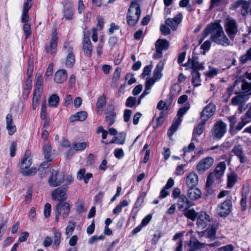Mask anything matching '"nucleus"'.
<instances>
[{"label": "nucleus", "mask_w": 251, "mask_h": 251, "mask_svg": "<svg viewBox=\"0 0 251 251\" xmlns=\"http://www.w3.org/2000/svg\"><path fill=\"white\" fill-rule=\"evenodd\" d=\"M182 18V15L181 13H179L173 19L168 18L165 21V24L168 26H170L173 30H176L178 25L181 23Z\"/></svg>", "instance_id": "nucleus-17"}, {"label": "nucleus", "mask_w": 251, "mask_h": 251, "mask_svg": "<svg viewBox=\"0 0 251 251\" xmlns=\"http://www.w3.org/2000/svg\"><path fill=\"white\" fill-rule=\"evenodd\" d=\"M74 11L71 7L65 8L63 11V16L67 20H70L73 18Z\"/></svg>", "instance_id": "nucleus-40"}, {"label": "nucleus", "mask_w": 251, "mask_h": 251, "mask_svg": "<svg viewBox=\"0 0 251 251\" xmlns=\"http://www.w3.org/2000/svg\"><path fill=\"white\" fill-rule=\"evenodd\" d=\"M241 90L244 93H250L251 90V82L243 81L241 85Z\"/></svg>", "instance_id": "nucleus-51"}, {"label": "nucleus", "mask_w": 251, "mask_h": 251, "mask_svg": "<svg viewBox=\"0 0 251 251\" xmlns=\"http://www.w3.org/2000/svg\"><path fill=\"white\" fill-rule=\"evenodd\" d=\"M170 105L167 104L166 102L163 100H160L157 105V108L160 110L168 111L169 109Z\"/></svg>", "instance_id": "nucleus-49"}, {"label": "nucleus", "mask_w": 251, "mask_h": 251, "mask_svg": "<svg viewBox=\"0 0 251 251\" xmlns=\"http://www.w3.org/2000/svg\"><path fill=\"white\" fill-rule=\"evenodd\" d=\"M189 64L191 71H200L205 69L204 63L200 62L197 56H193L191 60L189 58Z\"/></svg>", "instance_id": "nucleus-16"}, {"label": "nucleus", "mask_w": 251, "mask_h": 251, "mask_svg": "<svg viewBox=\"0 0 251 251\" xmlns=\"http://www.w3.org/2000/svg\"><path fill=\"white\" fill-rule=\"evenodd\" d=\"M43 153L44 158L46 160L52 161V158L51 157V147L48 143L45 144L43 148Z\"/></svg>", "instance_id": "nucleus-32"}, {"label": "nucleus", "mask_w": 251, "mask_h": 251, "mask_svg": "<svg viewBox=\"0 0 251 251\" xmlns=\"http://www.w3.org/2000/svg\"><path fill=\"white\" fill-rule=\"evenodd\" d=\"M201 191L196 187H190L189 186V199L197 200L201 198Z\"/></svg>", "instance_id": "nucleus-28"}, {"label": "nucleus", "mask_w": 251, "mask_h": 251, "mask_svg": "<svg viewBox=\"0 0 251 251\" xmlns=\"http://www.w3.org/2000/svg\"><path fill=\"white\" fill-rule=\"evenodd\" d=\"M240 61L245 64L249 60H251V47L247 51L246 53L240 57Z\"/></svg>", "instance_id": "nucleus-45"}, {"label": "nucleus", "mask_w": 251, "mask_h": 251, "mask_svg": "<svg viewBox=\"0 0 251 251\" xmlns=\"http://www.w3.org/2000/svg\"><path fill=\"white\" fill-rule=\"evenodd\" d=\"M204 245L205 244L201 243L197 240L193 241L192 238H191V240H189V246L191 247V248L193 249V250L200 249L203 247Z\"/></svg>", "instance_id": "nucleus-42"}, {"label": "nucleus", "mask_w": 251, "mask_h": 251, "mask_svg": "<svg viewBox=\"0 0 251 251\" xmlns=\"http://www.w3.org/2000/svg\"><path fill=\"white\" fill-rule=\"evenodd\" d=\"M88 146V142H83L81 143L75 142L73 144V148L75 151L84 150Z\"/></svg>", "instance_id": "nucleus-39"}, {"label": "nucleus", "mask_w": 251, "mask_h": 251, "mask_svg": "<svg viewBox=\"0 0 251 251\" xmlns=\"http://www.w3.org/2000/svg\"><path fill=\"white\" fill-rule=\"evenodd\" d=\"M249 3L247 1L243 0V2L241 5V7L242 8V9L241 10V13L242 15L245 16L248 13V10L249 8Z\"/></svg>", "instance_id": "nucleus-53"}, {"label": "nucleus", "mask_w": 251, "mask_h": 251, "mask_svg": "<svg viewBox=\"0 0 251 251\" xmlns=\"http://www.w3.org/2000/svg\"><path fill=\"white\" fill-rule=\"evenodd\" d=\"M232 206V201L227 199L218 206L217 212L221 217H226L231 211Z\"/></svg>", "instance_id": "nucleus-8"}, {"label": "nucleus", "mask_w": 251, "mask_h": 251, "mask_svg": "<svg viewBox=\"0 0 251 251\" xmlns=\"http://www.w3.org/2000/svg\"><path fill=\"white\" fill-rule=\"evenodd\" d=\"M53 241L52 245V248L54 250L56 249L59 247L61 240V232L55 229H53Z\"/></svg>", "instance_id": "nucleus-25"}, {"label": "nucleus", "mask_w": 251, "mask_h": 251, "mask_svg": "<svg viewBox=\"0 0 251 251\" xmlns=\"http://www.w3.org/2000/svg\"><path fill=\"white\" fill-rule=\"evenodd\" d=\"M220 71V69L209 66V70L204 73V74L208 77L212 78L216 76Z\"/></svg>", "instance_id": "nucleus-35"}, {"label": "nucleus", "mask_w": 251, "mask_h": 251, "mask_svg": "<svg viewBox=\"0 0 251 251\" xmlns=\"http://www.w3.org/2000/svg\"><path fill=\"white\" fill-rule=\"evenodd\" d=\"M211 46V41L206 40L201 45V48L204 51H208L209 50Z\"/></svg>", "instance_id": "nucleus-64"}, {"label": "nucleus", "mask_w": 251, "mask_h": 251, "mask_svg": "<svg viewBox=\"0 0 251 251\" xmlns=\"http://www.w3.org/2000/svg\"><path fill=\"white\" fill-rule=\"evenodd\" d=\"M6 128L9 135H13L16 131V127L14 124L6 125Z\"/></svg>", "instance_id": "nucleus-58"}, {"label": "nucleus", "mask_w": 251, "mask_h": 251, "mask_svg": "<svg viewBox=\"0 0 251 251\" xmlns=\"http://www.w3.org/2000/svg\"><path fill=\"white\" fill-rule=\"evenodd\" d=\"M67 187L63 188L60 187L55 189L51 194V197L53 200L58 201H63L67 199L66 194Z\"/></svg>", "instance_id": "nucleus-11"}, {"label": "nucleus", "mask_w": 251, "mask_h": 251, "mask_svg": "<svg viewBox=\"0 0 251 251\" xmlns=\"http://www.w3.org/2000/svg\"><path fill=\"white\" fill-rule=\"evenodd\" d=\"M83 50L85 54L90 57L92 53V46L88 37H84L83 42Z\"/></svg>", "instance_id": "nucleus-23"}, {"label": "nucleus", "mask_w": 251, "mask_h": 251, "mask_svg": "<svg viewBox=\"0 0 251 251\" xmlns=\"http://www.w3.org/2000/svg\"><path fill=\"white\" fill-rule=\"evenodd\" d=\"M136 99L135 97H128L126 102V105L128 107H133L135 104Z\"/></svg>", "instance_id": "nucleus-52"}, {"label": "nucleus", "mask_w": 251, "mask_h": 251, "mask_svg": "<svg viewBox=\"0 0 251 251\" xmlns=\"http://www.w3.org/2000/svg\"><path fill=\"white\" fill-rule=\"evenodd\" d=\"M51 212V206L50 203H46L44 206V214L45 218H47L50 216Z\"/></svg>", "instance_id": "nucleus-57"}, {"label": "nucleus", "mask_w": 251, "mask_h": 251, "mask_svg": "<svg viewBox=\"0 0 251 251\" xmlns=\"http://www.w3.org/2000/svg\"><path fill=\"white\" fill-rule=\"evenodd\" d=\"M139 0H133L128 9L126 16L127 24L131 26H134L138 23L141 16V9L139 3Z\"/></svg>", "instance_id": "nucleus-2"}, {"label": "nucleus", "mask_w": 251, "mask_h": 251, "mask_svg": "<svg viewBox=\"0 0 251 251\" xmlns=\"http://www.w3.org/2000/svg\"><path fill=\"white\" fill-rule=\"evenodd\" d=\"M198 183V176L193 172L189 173V186L190 187H196Z\"/></svg>", "instance_id": "nucleus-36"}, {"label": "nucleus", "mask_w": 251, "mask_h": 251, "mask_svg": "<svg viewBox=\"0 0 251 251\" xmlns=\"http://www.w3.org/2000/svg\"><path fill=\"white\" fill-rule=\"evenodd\" d=\"M188 110V107L187 106L182 107L178 110L177 113V118H175L174 119L171 126L168 130L167 135L169 137H171L175 132L177 129L178 126L182 121V117L186 113Z\"/></svg>", "instance_id": "nucleus-5"}, {"label": "nucleus", "mask_w": 251, "mask_h": 251, "mask_svg": "<svg viewBox=\"0 0 251 251\" xmlns=\"http://www.w3.org/2000/svg\"><path fill=\"white\" fill-rule=\"evenodd\" d=\"M169 45V41L165 39H158L155 43V47H158L159 49L161 51L168 50Z\"/></svg>", "instance_id": "nucleus-31"}, {"label": "nucleus", "mask_w": 251, "mask_h": 251, "mask_svg": "<svg viewBox=\"0 0 251 251\" xmlns=\"http://www.w3.org/2000/svg\"><path fill=\"white\" fill-rule=\"evenodd\" d=\"M16 147V143L14 141L11 142L10 146V155L11 157H13L15 156Z\"/></svg>", "instance_id": "nucleus-62"}, {"label": "nucleus", "mask_w": 251, "mask_h": 251, "mask_svg": "<svg viewBox=\"0 0 251 251\" xmlns=\"http://www.w3.org/2000/svg\"><path fill=\"white\" fill-rule=\"evenodd\" d=\"M87 117V112L84 111H81L71 116L69 120L70 123H73L77 121H84Z\"/></svg>", "instance_id": "nucleus-22"}, {"label": "nucleus", "mask_w": 251, "mask_h": 251, "mask_svg": "<svg viewBox=\"0 0 251 251\" xmlns=\"http://www.w3.org/2000/svg\"><path fill=\"white\" fill-rule=\"evenodd\" d=\"M231 152L238 157L241 163H245L247 161V157L241 145H235L232 149Z\"/></svg>", "instance_id": "nucleus-13"}, {"label": "nucleus", "mask_w": 251, "mask_h": 251, "mask_svg": "<svg viewBox=\"0 0 251 251\" xmlns=\"http://www.w3.org/2000/svg\"><path fill=\"white\" fill-rule=\"evenodd\" d=\"M226 131V124L220 120L215 123L210 134L213 139L220 140L225 135Z\"/></svg>", "instance_id": "nucleus-4"}, {"label": "nucleus", "mask_w": 251, "mask_h": 251, "mask_svg": "<svg viewBox=\"0 0 251 251\" xmlns=\"http://www.w3.org/2000/svg\"><path fill=\"white\" fill-rule=\"evenodd\" d=\"M225 30L231 40H233L238 32L237 24L233 19H227L225 24Z\"/></svg>", "instance_id": "nucleus-9"}, {"label": "nucleus", "mask_w": 251, "mask_h": 251, "mask_svg": "<svg viewBox=\"0 0 251 251\" xmlns=\"http://www.w3.org/2000/svg\"><path fill=\"white\" fill-rule=\"evenodd\" d=\"M55 211L60 214L63 219L66 218L70 212V205L67 202H59L56 206Z\"/></svg>", "instance_id": "nucleus-14"}, {"label": "nucleus", "mask_w": 251, "mask_h": 251, "mask_svg": "<svg viewBox=\"0 0 251 251\" xmlns=\"http://www.w3.org/2000/svg\"><path fill=\"white\" fill-rule=\"evenodd\" d=\"M30 151H25L20 166V172L25 176H32L35 175L37 172V170L35 168H29L32 164V159L30 157Z\"/></svg>", "instance_id": "nucleus-3"}, {"label": "nucleus", "mask_w": 251, "mask_h": 251, "mask_svg": "<svg viewBox=\"0 0 251 251\" xmlns=\"http://www.w3.org/2000/svg\"><path fill=\"white\" fill-rule=\"evenodd\" d=\"M215 176L214 175L213 173H210L208 176L207 177L206 179V187H210L213 182L214 181V177Z\"/></svg>", "instance_id": "nucleus-59"}, {"label": "nucleus", "mask_w": 251, "mask_h": 251, "mask_svg": "<svg viewBox=\"0 0 251 251\" xmlns=\"http://www.w3.org/2000/svg\"><path fill=\"white\" fill-rule=\"evenodd\" d=\"M192 75V83L196 87L201 85V74L199 71H191Z\"/></svg>", "instance_id": "nucleus-29"}, {"label": "nucleus", "mask_w": 251, "mask_h": 251, "mask_svg": "<svg viewBox=\"0 0 251 251\" xmlns=\"http://www.w3.org/2000/svg\"><path fill=\"white\" fill-rule=\"evenodd\" d=\"M209 34H211V41L218 45L227 47L230 44L229 39L219 23H212L207 25L201 34L202 38L200 42L201 43Z\"/></svg>", "instance_id": "nucleus-1"}, {"label": "nucleus", "mask_w": 251, "mask_h": 251, "mask_svg": "<svg viewBox=\"0 0 251 251\" xmlns=\"http://www.w3.org/2000/svg\"><path fill=\"white\" fill-rule=\"evenodd\" d=\"M248 95L240 94L232 98L231 103L234 106L245 105V103L248 100Z\"/></svg>", "instance_id": "nucleus-19"}, {"label": "nucleus", "mask_w": 251, "mask_h": 251, "mask_svg": "<svg viewBox=\"0 0 251 251\" xmlns=\"http://www.w3.org/2000/svg\"><path fill=\"white\" fill-rule=\"evenodd\" d=\"M214 159L211 156H206L201 159L196 166V170L198 172L204 173L209 170L213 165Z\"/></svg>", "instance_id": "nucleus-7"}, {"label": "nucleus", "mask_w": 251, "mask_h": 251, "mask_svg": "<svg viewBox=\"0 0 251 251\" xmlns=\"http://www.w3.org/2000/svg\"><path fill=\"white\" fill-rule=\"evenodd\" d=\"M218 226V223L216 221H212V224H209V226L205 231L208 238H212L215 237Z\"/></svg>", "instance_id": "nucleus-26"}, {"label": "nucleus", "mask_w": 251, "mask_h": 251, "mask_svg": "<svg viewBox=\"0 0 251 251\" xmlns=\"http://www.w3.org/2000/svg\"><path fill=\"white\" fill-rule=\"evenodd\" d=\"M121 71L122 70L120 68H118L116 69L113 75V77L112 78L113 81L116 82L119 79L121 76Z\"/></svg>", "instance_id": "nucleus-61"}, {"label": "nucleus", "mask_w": 251, "mask_h": 251, "mask_svg": "<svg viewBox=\"0 0 251 251\" xmlns=\"http://www.w3.org/2000/svg\"><path fill=\"white\" fill-rule=\"evenodd\" d=\"M75 62V57L73 52L70 51L68 53L66 59L65 64L68 68L72 67Z\"/></svg>", "instance_id": "nucleus-37"}, {"label": "nucleus", "mask_w": 251, "mask_h": 251, "mask_svg": "<svg viewBox=\"0 0 251 251\" xmlns=\"http://www.w3.org/2000/svg\"><path fill=\"white\" fill-rule=\"evenodd\" d=\"M75 227V223L73 221H70L68 222V225L66 227L65 234L69 236L72 234Z\"/></svg>", "instance_id": "nucleus-41"}, {"label": "nucleus", "mask_w": 251, "mask_h": 251, "mask_svg": "<svg viewBox=\"0 0 251 251\" xmlns=\"http://www.w3.org/2000/svg\"><path fill=\"white\" fill-rule=\"evenodd\" d=\"M237 175L235 173H231L227 176V187L231 188L233 186L237 181Z\"/></svg>", "instance_id": "nucleus-38"}, {"label": "nucleus", "mask_w": 251, "mask_h": 251, "mask_svg": "<svg viewBox=\"0 0 251 251\" xmlns=\"http://www.w3.org/2000/svg\"><path fill=\"white\" fill-rule=\"evenodd\" d=\"M43 79L42 77V75L40 74H37L35 76V86L36 88L34 90L40 91H43Z\"/></svg>", "instance_id": "nucleus-34"}, {"label": "nucleus", "mask_w": 251, "mask_h": 251, "mask_svg": "<svg viewBox=\"0 0 251 251\" xmlns=\"http://www.w3.org/2000/svg\"><path fill=\"white\" fill-rule=\"evenodd\" d=\"M59 100V97L57 95L53 94L51 95L48 100L49 106L53 107H57Z\"/></svg>", "instance_id": "nucleus-33"}, {"label": "nucleus", "mask_w": 251, "mask_h": 251, "mask_svg": "<svg viewBox=\"0 0 251 251\" xmlns=\"http://www.w3.org/2000/svg\"><path fill=\"white\" fill-rule=\"evenodd\" d=\"M106 101L105 96L102 95L99 97L96 103L97 108L99 109L102 108L106 104Z\"/></svg>", "instance_id": "nucleus-46"}, {"label": "nucleus", "mask_w": 251, "mask_h": 251, "mask_svg": "<svg viewBox=\"0 0 251 251\" xmlns=\"http://www.w3.org/2000/svg\"><path fill=\"white\" fill-rule=\"evenodd\" d=\"M47 107L45 101L42 103L41 109L40 117L42 120H45L46 117Z\"/></svg>", "instance_id": "nucleus-55"}, {"label": "nucleus", "mask_w": 251, "mask_h": 251, "mask_svg": "<svg viewBox=\"0 0 251 251\" xmlns=\"http://www.w3.org/2000/svg\"><path fill=\"white\" fill-rule=\"evenodd\" d=\"M211 222V218L205 212H201L198 216L197 220V225L199 228L203 229Z\"/></svg>", "instance_id": "nucleus-12"}, {"label": "nucleus", "mask_w": 251, "mask_h": 251, "mask_svg": "<svg viewBox=\"0 0 251 251\" xmlns=\"http://www.w3.org/2000/svg\"><path fill=\"white\" fill-rule=\"evenodd\" d=\"M104 236L102 235L100 236H93L89 238L88 242L90 244H92L98 240H103Z\"/></svg>", "instance_id": "nucleus-56"}, {"label": "nucleus", "mask_w": 251, "mask_h": 251, "mask_svg": "<svg viewBox=\"0 0 251 251\" xmlns=\"http://www.w3.org/2000/svg\"><path fill=\"white\" fill-rule=\"evenodd\" d=\"M34 69L33 57L30 56L28 60V66L26 75L28 76H31Z\"/></svg>", "instance_id": "nucleus-43"}, {"label": "nucleus", "mask_w": 251, "mask_h": 251, "mask_svg": "<svg viewBox=\"0 0 251 251\" xmlns=\"http://www.w3.org/2000/svg\"><path fill=\"white\" fill-rule=\"evenodd\" d=\"M23 30L26 39L31 34L30 25L27 23L25 24L23 26Z\"/></svg>", "instance_id": "nucleus-50"}, {"label": "nucleus", "mask_w": 251, "mask_h": 251, "mask_svg": "<svg viewBox=\"0 0 251 251\" xmlns=\"http://www.w3.org/2000/svg\"><path fill=\"white\" fill-rule=\"evenodd\" d=\"M126 133L125 132H121L119 134L118 136L116 137V140H117V143L123 145L126 141Z\"/></svg>", "instance_id": "nucleus-48"}, {"label": "nucleus", "mask_w": 251, "mask_h": 251, "mask_svg": "<svg viewBox=\"0 0 251 251\" xmlns=\"http://www.w3.org/2000/svg\"><path fill=\"white\" fill-rule=\"evenodd\" d=\"M156 81V80L152 77L149 78L145 83V88L151 90Z\"/></svg>", "instance_id": "nucleus-60"}, {"label": "nucleus", "mask_w": 251, "mask_h": 251, "mask_svg": "<svg viewBox=\"0 0 251 251\" xmlns=\"http://www.w3.org/2000/svg\"><path fill=\"white\" fill-rule=\"evenodd\" d=\"M132 111L130 109H126L124 111V120L125 122H128L130 119Z\"/></svg>", "instance_id": "nucleus-63"}, {"label": "nucleus", "mask_w": 251, "mask_h": 251, "mask_svg": "<svg viewBox=\"0 0 251 251\" xmlns=\"http://www.w3.org/2000/svg\"><path fill=\"white\" fill-rule=\"evenodd\" d=\"M216 107L214 104L209 103L201 112L200 119L206 122L214 113Z\"/></svg>", "instance_id": "nucleus-10"}, {"label": "nucleus", "mask_w": 251, "mask_h": 251, "mask_svg": "<svg viewBox=\"0 0 251 251\" xmlns=\"http://www.w3.org/2000/svg\"><path fill=\"white\" fill-rule=\"evenodd\" d=\"M178 209L183 212L184 215L188 218V200L184 195H181L177 202Z\"/></svg>", "instance_id": "nucleus-15"}, {"label": "nucleus", "mask_w": 251, "mask_h": 251, "mask_svg": "<svg viewBox=\"0 0 251 251\" xmlns=\"http://www.w3.org/2000/svg\"><path fill=\"white\" fill-rule=\"evenodd\" d=\"M67 73L64 69L59 70L54 74V80L57 83H63L67 80Z\"/></svg>", "instance_id": "nucleus-20"}, {"label": "nucleus", "mask_w": 251, "mask_h": 251, "mask_svg": "<svg viewBox=\"0 0 251 251\" xmlns=\"http://www.w3.org/2000/svg\"><path fill=\"white\" fill-rule=\"evenodd\" d=\"M164 67V63L160 61L156 66L153 73L152 78L155 80H159L162 76L161 72L162 71Z\"/></svg>", "instance_id": "nucleus-27"}, {"label": "nucleus", "mask_w": 251, "mask_h": 251, "mask_svg": "<svg viewBox=\"0 0 251 251\" xmlns=\"http://www.w3.org/2000/svg\"><path fill=\"white\" fill-rule=\"evenodd\" d=\"M64 180V175L57 170H50V175L48 179L49 184L50 186L56 187L60 185Z\"/></svg>", "instance_id": "nucleus-6"}, {"label": "nucleus", "mask_w": 251, "mask_h": 251, "mask_svg": "<svg viewBox=\"0 0 251 251\" xmlns=\"http://www.w3.org/2000/svg\"><path fill=\"white\" fill-rule=\"evenodd\" d=\"M205 123V122L203 121L201 119L200 120L197 126H195L193 130L192 141L195 140L196 135L199 136L202 133L204 128Z\"/></svg>", "instance_id": "nucleus-24"}, {"label": "nucleus", "mask_w": 251, "mask_h": 251, "mask_svg": "<svg viewBox=\"0 0 251 251\" xmlns=\"http://www.w3.org/2000/svg\"><path fill=\"white\" fill-rule=\"evenodd\" d=\"M241 122H239L235 127V129L238 131L241 130L247 124L250 123L249 121L244 116L241 117Z\"/></svg>", "instance_id": "nucleus-44"}, {"label": "nucleus", "mask_w": 251, "mask_h": 251, "mask_svg": "<svg viewBox=\"0 0 251 251\" xmlns=\"http://www.w3.org/2000/svg\"><path fill=\"white\" fill-rule=\"evenodd\" d=\"M226 167L225 162H220L215 167L214 171L211 173L214 174V175L217 179H219L224 175Z\"/></svg>", "instance_id": "nucleus-21"}, {"label": "nucleus", "mask_w": 251, "mask_h": 251, "mask_svg": "<svg viewBox=\"0 0 251 251\" xmlns=\"http://www.w3.org/2000/svg\"><path fill=\"white\" fill-rule=\"evenodd\" d=\"M146 193H142L140 196L138 198L136 201L135 202L134 206V208H139L144 202V199L145 197Z\"/></svg>", "instance_id": "nucleus-47"}, {"label": "nucleus", "mask_w": 251, "mask_h": 251, "mask_svg": "<svg viewBox=\"0 0 251 251\" xmlns=\"http://www.w3.org/2000/svg\"><path fill=\"white\" fill-rule=\"evenodd\" d=\"M116 117L117 114L115 111H112L106 113L105 122L108 124V126H110L114 124Z\"/></svg>", "instance_id": "nucleus-30"}, {"label": "nucleus", "mask_w": 251, "mask_h": 251, "mask_svg": "<svg viewBox=\"0 0 251 251\" xmlns=\"http://www.w3.org/2000/svg\"><path fill=\"white\" fill-rule=\"evenodd\" d=\"M42 93V91H40V90H34L33 97L32 98V102H35L36 103H38L41 98V95Z\"/></svg>", "instance_id": "nucleus-54"}, {"label": "nucleus", "mask_w": 251, "mask_h": 251, "mask_svg": "<svg viewBox=\"0 0 251 251\" xmlns=\"http://www.w3.org/2000/svg\"><path fill=\"white\" fill-rule=\"evenodd\" d=\"M58 37L57 34L55 29H53L52 32L51 40L50 43V46L46 48V50L51 54L55 53L57 46Z\"/></svg>", "instance_id": "nucleus-18"}]
</instances>
